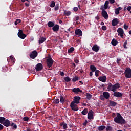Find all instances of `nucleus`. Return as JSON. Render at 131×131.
<instances>
[{"mask_svg": "<svg viewBox=\"0 0 131 131\" xmlns=\"http://www.w3.org/2000/svg\"><path fill=\"white\" fill-rule=\"evenodd\" d=\"M11 126L12 127L13 129H17V125L14 123H12Z\"/></svg>", "mask_w": 131, "mask_h": 131, "instance_id": "e433bc0d", "label": "nucleus"}, {"mask_svg": "<svg viewBox=\"0 0 131 131\" xmlns=\"http://www.w3.org/2000/svg\"><path fill=\"white\" fill-rule=\"evenodd\" d=\"M10 59L12 61V63H15V58H14L13 56H10Z\"/></svg>", "mask_w": 131, "mask_h": 131, "instance_id": "49530a36", "label": "nucleus"}, {"mask_svg": "<svg viewBox=\"0 0 131 131\" xmlns=\"http://www.w3.org/2000/svg\"><path fill=\"white\" fill-rule=\"evenodd\" d=\"M86 124H88V120H85L84 122L83 123V125H84V126H85V125H86Z\"/></svg>", "mask_w": 131, "mask_h": 131, "instance_id": "4d7b16f0", "label": "nucleus"}, {"mask_svg": "<svg viewBox=\"0 0 131 131\" xmlns=\"http://www.w3.org/2000/svg\"><path fill=\"white\" fill-rule=\"evenodd\" d=\"M64 13L66 16H70L71 15V12L70 11L65 10Z\"/></svg>", "mask_w": 131, "mask_h": 131, "instance_id": "c9c22d12", "label": "nucleus"}, {"mask_svg": "<svg viewBox=\"0 0 131 131\" xmlns=\"http://www.w3.org/2000/svg\"><path fill=\"white\" fill-rule=\"evenodd\" d=\"M58 10H59V3H57L56 4V6L54 8V10L55 11H58Z\"/></svg>", "mask_w": 131, "mask_h": 131, "instance_id": "a18cd8bd", "label": "nucleus"}, {"mask_svg": "<svg viewBox=\"0 0 131 131\" xmlns=\"http://www.w3.org/2000/svg\"><path fill=\"white\" fill-rule=\"evenodd\" d=\"M59 29L60 27L59 26V25H54V26L52 27V30L54 32H58Z\"/></svg>", "mask_w": 131, "mask_h": 131, "instance_id": "4468645a", "label": "nucleus"}, {"mask_svg": "<svg viewBox=\"0 0 131 131\" xmlns=\"http://www.w3.org/2000/svg\"><path fill=\"white\" fill-rule=\"evenodd\" d=\"M59 72H60L59 74L60 75H61V76H64V75H65L64 72L60 71Z\"/></svg>", "mask_w": 131, "mask_h": 131, "instance_id": "5fc2aeb1", "label": "nucleus"}, {"mask_svg": "<svg viewBox=\"0 0 131 131\" xmlns=\"http://www.w3.org/2000/svg\"><path fill=\"white\" fill-rule=\"evenodd\" d=\"M2 129H4V126L0 124V130H2Z\"/></svg>", "mask_w": 131, "mask_h": 131, "instance_id": "052dcab7", "label": "nucleus"}, {"mask_svg": "<svg viewBox=\"0 0 131 131\" xmlns=\"http://www.w3.org/2000/svg\"><path fill=\"white\" fill-rule=\"evenodd\" d=\"M23 120L24 121L28 122V121L29 120V118H28V117H25L23 118Z\"/></svg>", "mask_w": 131, "mask_h": 131, "instance_id": "8fccbe9b", "label": "nucleus"}, {"mask_svg": "<svg viewBox=\"0 0 131 131\" xmlns=\"http://www.w3.org/2000/svg\"><path fill=\"white\" fill-rule=\"evenodd\" d=\"M125 76L126 78H131V69L126 68L124 72Z\"/></svg>", "mask_w": 131, "mask_h": 131, "instance_id": "f03ea898", "label": "nucleus"}, {"mask_svg": "<svg viewBox=\"0 0 131 131\" xmlns=\"http://www.w3.org/2000/svg\"><path fill=\"white\" fill-rule=\"evenodd\" d=\"M60 103L62 104L64 103V102H65V98L63 97V96L60 95Z\"/></svg>", "mask_w": 131, "mask_h": 131, "instance_id": "4c0bfd02", "label": "nucleus"}, {"mask_svg": "<svg viewBox=\"0 0 131 131\" xmlns=\"http://www.w3.org/2000/svg\"><path fill=\"white\" fill-rule=\"evenodd\" d=\"M73 10H74V12H77L78 11V8L74 7Z\"/></svg>", "mask_w": 131, "mask_h": 131, "instance_id": "13d9d810", "label": "nucleus"}, {"mask_svg": "<svg viewBox=\"0 0 131 131\" xmlns=\"http://www.w3.org/2000/svg\"><path fill=\"white\" fill-rule=\"evenodd\" d=\"M79 79V78H78V77L76 76L75 77L73 78L72 80L73 82H75V81H77Z\"/></svg>", "mask_w": 131, "mask_h": 131, "instance_id": "a19ab883", "label": "nucleus"}, {"mask_svg": "<svg viewBox=\"0 0 131 131\" xmlns=\"http://www.w3.org/2000/svg\"><path fill=\"white\" fill-rule=\"evenodd\" d=\"M59 103H60V100L59 99H56L53 102V103L55 104H59Z\"/></svg>", "mask_w": 131, "mask_h": 131, "instance_id": "ea45409f", "label": "nucleus"}, {"mask_svg": "<svg viewBox=\"0 0 131 131\" xmlns=\"http://www.w3.org/2000/svg\"><path fill=\"white\" fill-rule=\"evenodd\" d=\"M102 95L104 96V97L106 100H108V99L110 98V94H109V92H103Z\"/></svg>", "mask_w": 131, "mask_h": 131, "instance_id": "aec40b11", "label": "nucleus"}, {"mask_svg": "<svg viewBox=\"0 0 131 131\" xmlns=\"http://www.w3.org/2000/svg\"><path fill=\"white\" fill-rule=\"evenodd\" d=\"M119 23V20L118 18H114L112 21V26H116L117 24Z\"/></svg>", "mask_w": 131, "mask_h": 131, "instance_id": "dca6fc26", "label": "nucleus"}, {"mask_svg": "<svg viewBox=\"0 0 131 131\" xmlns=\"http://www.w3.org/2000/svg\"><path fill=\"white\" fill-rule=\"evenodd\" d=\"M90 70H91L92 72H95V71L97 70V68H96L94 65H91L90 66Z\"/></svg>", "mask_w": 131, "mask_h": 131, "instance_id": "cd10ccee", "label": "nucleus"}, {"mask_svg": "<svg viewBox=\"0 0 131 131\" xmlns=\"http://www.w3.org/2000/svg\"><path fill=\"white\" fill-rule=\"evenodd\" d=\"M106 128V126L104 125H101L98 127V129L99 131H103Z\"/></svg>", "mask_w": 131, "mask_h": 131, "instance_id": "c756f323", "label": "nucleus"}, {"mask_svg": "<svg viewBox=\"0 0 131 131\" xmlns=\"http://www.w3.org/2000/svg\"><path fill=\"white\" fill-rule=\"evenodd\" d=\"M108 6H109V1H105L104 3V7L105 10H107V9H108Z\"/></svg>", "mask_w": 131, "mask_h": 131, "instance_id": "473e14b6", "label": "nucleus"}, {"mask_svg": "<svg viewBox=\"0 0 131 131\" xmlns=\"http://www.w3.org/2000/svg\"><path fill=\"white\" fill-rule=\"evenodd\" d=\"M70 107L72 110L73 111H77L78 110V107H77V105L75 104L74 102H72L70 104Z\"/></svg>", "mask_w": 131, "mask_h": 131, "instance_id": "423d86ee", "label": "nucleus"}, {"mask_svg": "<svg viewBox=\"0 0 131 131\" xmlns=\"http://www.w3.org/2000/svg\"><path fill=\"white\" fill-rule=\"evenodd\" d=\"M18 31L19 32L17 34L18 37L21 39H24V38L27 36L26 34L23 33V31L22 30H19Z\"/></svg>", "mask_w": 131, "mask_h": 131, "instance_id": "20e7f679", "label": "nucleus"}, {"mask_svg": "<svg viewBox=\"0 0 131 131\" xmlns=\"http://www.w3.org/2000/svg\"><path fill=\"white\" fill-rule=\"evenodd\" d=\"M101 29L102 30H104V31L107 30V27H106V26H102L101 27Z\"/></svg>", "mask_w": 131, "mask_h": 131, "instance_id": "603ef678", "label": "nucleus"}, {"mask_svg": "<svg viewBox=\"0 0 131 131\" xmlns=\"http://www.w3.org/2000/svg\"><path fill=\"white\" fill-rule=\"evenodd\" d=\"M127 11H130L131 6H128V7H127Z\"/></svg>", "mask_w": 131, "mask_h": 131, "instance_id": "69168bd1", "label": "nucleus"}, {"mask_svg": "<svg viewBox=\"0 0 131 131\" xmlns=\"http://www.w3.org/2000/svg\"><path fill=\"white\" fill-rule=\"evenodd\" d=\"M73 93L75 94H77V93H82V91L80 90L79 88H75L72 89Z\"/></svg>", "mask_w": 131, "mask_h": 131, "instance_id": "6ab92c4d", "label": "nucleus"}, {"mask_svg": "<svg viewBox=\"0 0 131 131\" xmlns=\"http://www.w3.org/2000/svg\"><path fill=\"white\" fill-rule=\"evenodd\" d=\"M110 4H114L115 3V0H109Z\"/></svg>", "mask_w": 131, "mask_h": 131, "instance_id": "bf43d9fd", "label": "nucleus"}, {"mask_svg": "<svg viewBox=\"0 0 131 131\" xmlns=\"http://www.w3.org/2000/svg\"><path fill=\"white\" fill-rule=\"evenodd\" d=\"M3 125H4V126H6V127H9V126L11 125V122H10V120L8 119H5Z\"/></svg>", "mask_w": 131, "mask_h": 131, "instance_id": "2eb2a0df", "label": "nucleus"}, {"mask_svg": "<svg viewBox=\"0 0 131 131\" xmlns=\"http://www.w3.org/2000/svg\"><path fill=\"white\" fill-rule=\"evenodd\" d=\"M46 63L48 68H51V67L53 66V64H54V60L52 57H50L46 59Z\"/></svg>", "mask_w": 131, "mask_h": 131, "instance_id": "7ed1b4c3", "label": "nucleus"}, {"mask_svg": "<svg viewBox=\"0 0 131 131\" xmlns=\"http://www.w3.org/2000/svg\"><path fill=\"white\" fill-rule=\"evenodd\" d=\"M42 68H43V66L41 63H37L35 67L36 71H40L42 70Z\"/></svg>", "mask_w": 131, "mask_h": 131, "instance_id": "9b49d317", "label": "nucleus"}, {"mask_svg": "<svg viewBox=\"0 0 131 131\" xmlns=\"http://www.w3.org/2000/svg\"><path fill=\"white\" fill-rule=\"evenodd\" d=\"M55 5H56V3H55V1H52L51 4H50V7H51V8H54Z\"/></svg>", "mask_w": 131, "mask_h": 131, "instance_id": "79ce46f5", "label": "nucleus"}, {"mask_svg": "<svg viewBox=\"0 0 131 131\" xmlns=\"http://www.w3.org/2000/svg\"><path fill=\"white\" fill-rule=\"evenodd\" d=\"M114 120L116 123H118L119 124H125L126 123L125 120L123 119V117L119 113L117 114V117H115Z\"/></svg>", "mask_w": 131, "mask_h": 131, "instance_id": "f257e3e1", "label": "nucleus"}, {"mask_svg": "<svg viewBox=\"0 0 131 131\" xmlns=\"http://www.w3.org/2000/svg\"><path fill=\"white\" fill-rule=\"evenodd\" d=\"M107 89L109 90V91H112V92H113V85H112L111 83H110L107 86Z\"/></svg>", "mask_w": 131, "mask_h": 131, "instance_id": "72a5a7b5", "label": "nucleus"}, {"mask_svg": "<svg viewBox=\"0 0 131 131\" xmlns=\"http://www.w3.org/2000/svg\"><path fill=\"white\" fill-rule=\"evenodd\" d=\"M100 10H102L101 15L104 19H108L109 15H108V13H107V11L105 10V9H103L102 8H100Z\"/></svg>", "mask_w": 131, "mask_h": 131, "instance_id": "39448f33", "label": "nucleus"}, {"mask_svg": "<svg viewBox=\"0 0 131 131\" xmlns=\"http://www.w3.org/2000/svg\"><path fill=\"white\" fill-rule=\"evenodd\" d=\"M99 73H100V71H99L98 70H96L95 76H96V77H98V76H99Z\"/></svg>", "mask_w": 131, "mask_h": 131, "instance_id": "de8ad7c7", "label": "nucleus"}, {"mask_svg": "<svg viewBox=\"0 0 131 131\" xmlns=\"http://www.w3.org/2000/svg\"><path fill=\"white\" fill-rule=\"evenodd\" d=\"M113 128L111 127V126H107L106 128V131H112L113 130Z\"/></svg>", "mask_w": 131, "mask_h": 131, "instance_id": "c03bdc74", "label": "nucleus"}, {"mask_svg": "<svg viewBox=\"0 0 131 131\" xmlns=\"http://www.w3.org/2000/svg\"><path fill=\"white\" fill-rule=\"evenodd\" d=\"M46 39H47V38H45V37L40 38V39L39 40V45H41V43H43V42H45V41H46Z\"/></svg>", "mask_w": 131, "mask_h": 131, "instance_id": "393cba45", "label": "nucleus"}, {"mask_svg": "<svg viewBox=\"0 0 131 131\" xmlns=\"http://www.w3.org/2000/svg\"><path fill=\"white\" fill-rule=\"evenodd\" d=\"M78 20H79V16H76L74 19V21H78Z\"/></svg>", "mask_w": 131, "mask_h": 131, "instance_id": "6e6d98bb", "label": "nucleus"}, {"mask_svg": "<svg viewBox=\"0 0 131 131\" xmlns=\"http://www.w3.org/2000/svg\"><path fill=\"white\" fill-rule=\"evenodd\" d=\"M6 120V118L0 117V123L1 124H3L4 122H5V121Z\"/></svg>", "mask_w": 131, "mask_h": 131, "instance_id": "f704fd0d", "label": "nucleus"}, {"mask_svg": "<svg viewBox=\"0 0 131 131\" xmlns=\"http://www.w3.org/2000/svg\"><path fill=\"white\" fill-rule=\"evenodd\" d=\"M88 118L90 120L94 119V112L93 111V110H90L89 111L88 114Z\"/></svg>", "mask_w": 131, "mask_h": 131, "instance_id": "0eeeda50", "label": "nucleus"}, {"mask_svg": "<svg viewBox=\"0 0 131 131\" xmlns=\"http://www.w3.org/2000/svg\"><path fill=\"white\" fill-rule=\"evenodd\" d=\"M113 96L114 97H116L117 98H121L122 96H123V94L122 93L119 92H114L113 93Z\"/></svg>", "mask_w": 131, "mask_h": 131, "instance_id": "f8f14e48", "label": "nucleus"}, {"mask_svg": "<svg viewBox=\"0 0 131 131\" xmlns=\"http://www.w3.org/2000/svg\"><path fill=\"white\" fill-rule=\"evenodd\" d=\"M22 3H25V2H28V3H30V1L29 0H21Z\"/></svg>", "mask_w": 131, "mask_h": 131, "instance_id": "680f3d73", "label": "nucleus"}, {"mask_svg": "<svg viewBox=\"0 0 131 131\" xmlns=\"http://www.w3.org/2000/svg\"><path fill=\"white\" fill-rule=\"evenodd\" d=\"M99 50H100V47L97 44L94 45L92 47V51L96 52V53L99 52Z\"/></svg>", "mask_w": 131, "mask_h": 131, "instance_id": "a211bd4d", "label": "nucleus"}, {"mask_svg": "<svg viewBox=\"0 0 131 131\" xmlns=\"http://www.w3.org/2000/svg\"><path fill=\"white\" fill-rule=\"evenodd\" d=\"M74 52V47H71L70 49L68 50V53L69 54H72Z\"/></svg>", "mask_w": 131, "mask_h": 131, "instance_id": "7c9ffc66", "label": "nucleus"}, {"mask_svg": "<svg viewBox=\"0 0 131 131\" xmlns=\"http://www.w3.org/2000/svg\"><path fill=\"white\" fill-rule=\"evenodd\" d=\"M38 54L37 52L35 50L32 52L31 54H30L29 56L31 59H35Z\"/></svg>", "mask_w": 131, "mask_h": 131, "instance_id": "6e6552de", "label": "nucleus"}, {"mask_svg": "<svg viewBox=\"0 0 131 131\" xmlns=\"http://www.w3.org/2000/svg\"><path fill=\"white\" fill-rule=\"evenodd\" d=\"M72 66L73 68H75V67H76V65L74 63H72Z\"/></svg>", "mask_w": 131, "mask_h": 131, "instance_id": "0e129e2a", "label": "nucleus"}, {"mask_svg": "<svg viewBox=\"0 0 131 131\" xmlns=\"http://www.w3.org/2000/svg\"><path fill=\"white\" fill-rule=\"evenodd\" d=\"M25 5L26 7H28L29 6V4H28V3H25Z\"/></svg>", "mask_w": 131, "mask_h": 131, "instance_id": "774afa93", "label": "nucleus"}, {"mask_svg": "<svg viewBox=\"0 0 131 131\" xmlns=\"http://www.w3.org/2000/svg\"><path fill=\"white\" fill-rule=\"evenodd\" d=\"M75 34L79 36H82V31L80 29H77L75 30Z\"/></svg>", "mask_w": 131, "mask_h": 131, "instance_id": "f3484780", "label": "nucleus"}, {"mask_svg": "<svg viewBox=\"0 0 131 131\" xmlns=\"http://www.w3.org/2000/svg\"><path fill=\"white\" fill-rule=\"evenodd\" d=\"M80 99H81V98H80V97L79 96H75L74 97V99H73V102L75 104H79V103H80V102L79 101H80Z\"/></svg>", "mask_w": 131, "mask_h": 131, "instance_id": "9d476101", "label": "nucleus"}, {"mask_svg": "<svg viewBox=\"0 0 131 131\" xmlns=\"http://www.w3.org/2000/svg\"><path fill=\"white\" fill-rule=\"evenodd\" d=\"M48 27H54L55 26V23L53 21H49L47 23Z\"/></svg>", "mask_w": 131, "mask_h": 131, "instance_id": "bb28decb", "label": "nucleus"}, {"mask_svg": "<svg viewBox=\"0 0 131 131\" xmlns=\"http://www.w3.org/2000/svg\"><path fill=\"white\" fill-rule=\"evenodd\" d=\"M98 79L100 80V81H102V82H106V79H107V77H106V76H103L99 77Z\"/></svg>", "mask_w": 131, "mask_h": 131, "instance_id": "412c9836", "label": "nucleus"}, {"mask_svg": "<svg viewBox=\"0 0 131 131\" xmlns=\"http://www.w3.org/2000/svg\"><path fill=\"white\" fill-rule=\"evenodd\" d=\"M122 9V8L119 7L117 8H116L115 10V14H116V15H119V12L120 11H121V9Z\"/></svg>", "mask_w": 131, "mask_h": 131, "instance_id": "b1692460", "label": "nucleus"}, {"mask_svg": "<svg viewBox=\"0 0 131 131\" xmlns=\"http://www.w3.org/2000/svg\"><path fill=\"white\" fill-rule=\"evenodd\" d=\"M100 99L103 101V100H105V97H104V95H101L100 96Z\"/></svg>", "mask_w": 131, "mask_h": 131, "instance_id": "864d4df0", "label": "nucleus"}, {"mask_svg": "<svg viewBox=\"0 0 131 131\" xmlns=\"http://www.w3.org/2000/svg\"><path fill=\"white\" fill-rule=\"evenodd\" d=\"M124 28L125 29V30H127L128 29V25H127L126 24H124L123 26Z\"/></svg>", "mask_w": 131, "mask_h": 131, "instance_id": "3c124183", "label": "nucleus"}, {"mask_svg": "<svg viewBox=\"0 0 131 131\" xmlns=\"http://www.w3.org/2000/svg\"><path fill=\"white\" fill-rule=\"evenodd\" d=\"M74 62L76 64H78V63H79V61L77 59H75Z\"/></svg>", "mask_w": 131, "mask_h": 131, "instance_id": "e2e57ef3", "label": "nucleus"}, {"mask_svg": "<svg viewBox=\"0 0 131 131\" xmlns=\"http://www.w3.org/2000/svg\"><path fill=\"white\" fill-rule=\"evenodd\" d=\"M109 103H110V106H111V107H115V106L117 105V103L112 100H110Z\"/></svg>", "mask_w": 131, "mask_h": 131, "instance_id": "4be33fe9", "label": "nucleus"}, {"mask_svg": "<svg viewBox=\"0 0 131 131\" xmlns=\"http://www.w3.org/2000/svg\"><path fill=\"white\" fill-rule=\"evenodd\" d=\"M120 88V84L119 83H116L114 85H113V92H116V90L117 89H119Z\"/></svg>", "mask_w": 131, "mask_h": 131, "instance_id": "ddd939ff", "label": "nucleus"}, {"mask_svg": "<svg viewBox=\"0 0 131 131\" xmlns=\"http://www.w3.org/2000/svg\"><path fill=\"white\" fill-rule=\"evenodd\" d=\"M19 23H21V19H17L16 21L14 22L15 25H18Z\"/></svg>", "mask_w": 131, "mask_h": 131, "instance_id": "37998d69", "label": "nucleus"}, {"mask_svg": "<svg viewBox=\"0 0 131 131\" xmlns=\"http://www.w3.org/2000/svg\"><path fill=\"white\" fill-rule=\"evenodd\" d=\"M120 61H121V59H117V63L118 64H119V62H120Z\"/></svg>", "mask_w": 131, "mask_h": 131, "instance_id": "338daca9", "label": "nucleus"}, {"mask_svg": "<svg viewBox=\"0 0 131 131\" xmlns=\"http://www.w3.org/2000/svg\"><path fill=\"white\" fill-rule=\"evenodd\" d=\"M126 45H127V40H126L123 44V47L124 49H127V47H126Z\"/></svg>", "mask_w": 131, "mask_h": 131, "instance_id": "09e8293b", "label": "nucleus"}, {"mask_svg": "<svg viewBox=\"0 0 131 131\" xmlns=\"http://www.w3.org/2000/svg\"><path fill=\"white\" fill-rule=\"evenodd\" d=\"M64 80L66 81V82H69L71 81V79L69 77H65L63 78Z\"/></svg>", "mask_w": 131, "mask_h": 131, "instance_id": "58836bf2", "label": "nucleus"}, {"mask_svg": "<svg viewBox=\"0 0 131 131\" xmlns=\"http://www.w3.org/2000/svg\"><path fill=\"white\" fill-rule=\"evenodd\" d=\"M60 126H62L63 129H67L68 126H67V124L64 122L62 123H60Z\"/></svg>", "mask_w": 131, "mask_h": 131, "instance_id": "5701e85b", "label": "nucleus"}, {"mask_svg": "<svg viewBox=\"0 0 131 131\" xmlns=\"http://www.w3.org/2000/svg\"><path fill=\"white\" fill-rule=\"evenodd\" d=\"M111 44L114 46H117V45H118V42L117 41V40L114 38L111 41Z\"/></svg>", "mask_w": 131, "mask_h": 131, "instance_id": "a878e982", "label": "nucleus"}, {"mask_svg": "<svg viewBox=\"0 0 131 131\" xmlns=\"http://www.w3.org/2000/svg\"><path fill=\"white\" fill-rule=\"evenodd\" d=\"M85 96L88 100H91L92 99V97H93V95L90 93H86Z\"/></svg>", "mask_w": 131, "mask_h": 131, "instance_id": "2f4dec72", "label": "nucleus"}, {"mask_svg": "<svg viewBox=\"0 0 131 131\" xmlns=\"http://www.w3.org/2000/svg\"><path fill=\"white\" fill-rule=\"evenodd\" d=\"M89 112V110L88 108H84L82 112L81 113L82 115H86Z\"/></svg>", "mask_w": 131, "mask_h": 131, "instance_id": "c85d7f7f", "label": "nucleus"}, {"mask_svg": "<svg viewBox=\"0 0 131 131\" xmlns=\"http://www.w3.org/2000/svg\"><path fill=\"white\" fill-rule=\"evenodd\" d=\"M119 35L121 36L122 38H123V34L124 33V31L121 28H119L117 30Z\"/></svg>", "mask_w": 131, "mask_h": 131, "instance_id": "1a4fd4ad", "label": "nucleus"}]
</instances>
